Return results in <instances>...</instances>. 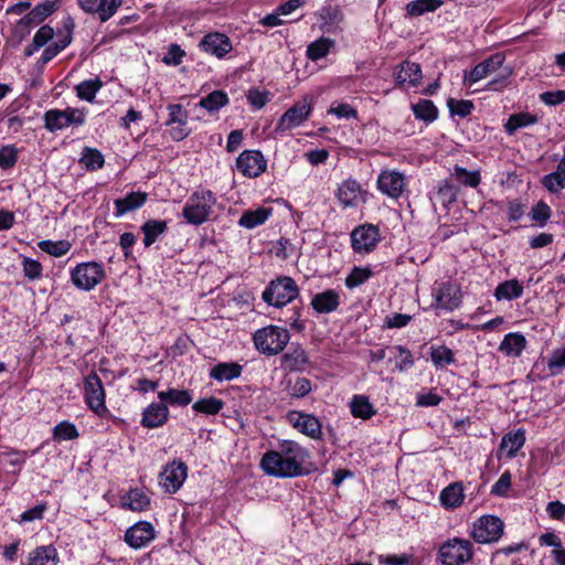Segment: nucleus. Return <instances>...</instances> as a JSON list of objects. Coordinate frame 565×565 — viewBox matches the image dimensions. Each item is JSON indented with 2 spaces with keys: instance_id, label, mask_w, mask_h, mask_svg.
<instances>
[{
  "instance_id": "nucleus-1",
  "label": "nucleus",
  "mask_w": 565,
  "mask_h": 565,
  "mask_svg": "<svg viewBox=\"0 0 565 565\" xmlns=\"http://www.w3.org/2000/svg\"><path fill=\"white\" fill-rule=\"evenodd\" d=\"M308 451L298 443L284 440L278 450H269L262 458L260 467L269 476L291 478L302 475Z\"/></svg>"
},
{
  "instance_id": "nucleus-2",
  "label": "nucleus",
  "mask_w": 565,
  "mask_h": 565,
  "mask_svg": "<svg viewBox=\"0 0 565 565\" xmlns=\"http://www.w3.org/2000/svg\"><path fill=\"white\" fill-rule=\"evenodd\" d=\"M505 61V56L502 53H495L486 58L484 61L477 64L470 72H465L463 74V83L468 85H472L497 71L502 70V72L490 81L487 84L488 90H500L504 88L509 83V77L512 74V70L509 67H503Z\"/></svg>"
},
{
  "instance_id": "nucleus-3",
  "label": "nucleus",
  "mask_w": 565,
  "mask_h": 565,
  "mask_svg": "<svg viewBox=\"0 0 565 565\" xmlns=\"http://www.w3.org/2000/svg\"><path fill=\"white\" fill-rule=\"evenodd\" d=\"M216 199L212 191L202 190L194 192L182 210V215L188 223L200 225L207 221L215 205Z\"/></svg>"
},
{
  "instance_id": "nucleus-4",
  "label": "nucleus",
  "mask_w": 565,
  "mask_h": 565,
  "mask_svg": "<svg viewBox=\"0 0 565 565\" xmlns=\"http://www.w3.org/2000/svg\"><path fill=\"white\" fill-rule=\"evenodd\" d=\"M289 339L288 330L277 326L262 328L253 337L256 349L269 356L280 353L286 348Z\"/></svg>"
},
{
  "instance_id": "nucleus-5",
  "label": "nucleus",
  "mask_w": 565,
  "mask_h": 565,
  "mask_svg": "<svg viewBox=\"0 0 565 565\" xmlns=\"http://www.w3.org/2000/svg\"><path fill=\"white\" fill-rule=\"evenodd\" d=\"M299 295L296 281L288 276H280L270 281L263 292V300L270 306L281 308Z\"/></svg>"
},
{
  "instance_id": "nucleus-6",
  "label": "nucleus",
  "mask_w": 565,
  "mask_h": 565,
  "mask_svg": "<svg viewBox=\"0 0 565 565\" xmlns=\"http://www.w3.org/2000/svg\"><path fill=\"white\" fill-rule=\"evenodd\" d=\"M473 547L470 541L454 537L439 547L438 558L444 565H463L471 561Z\"/></svg>"
},
{
  "instance_id": "nucleus-7",
  "label": "nucleus",
  "mask_w": 565,
  "mask_h": 565,
  "mask_svg": "<svg viewBox=\"0 0 565 565\" xmlns=\"http://www.w3.org/2000/svg\"><path fill=\"white\" fill-rule=\"evenodd\" d=\"M45 128L54 132L70 126H82L85 122V114L77 108L67 107L64 110L50 109L44 116Z\"/></svg>"
},
{
  "instance_id": "nucleus-8",
  "label": "nucleus",
  "mask_w": 565,
  "mask_h": 565,
  "mask_svg": "<svg viewBox=\"0 0 565 565\" xmlns=\"http://www.w3.org/2000/svg\"><path fill=\"white\" fill-rule=\"evenodd\" d=\"M102 265L95 262L77 265L71 273L72 282L82 290H92L105 278Z\"/></svg>"
},
{
  "instance_id": "nucleus-9",
  "label": "nucleus",
  "mask_w": 565,
  "mask_h": 565,
  "mask_svg": "<svg viewBox=\"0 0 565 565\" xmlns=\"http://www.w3.org/2000/svg\"><path fill=\"white\" fill-rule=\"evenodd\" d=\"M503 522L494 515L478 519L471 530V537L480 544L497 542L503 534Z\"/></svg>"
},
{
  "instance_id": "nucleus-10",
  "label": "nucleus",
  "mask_w": 565,
  "mask_h": 565,
  "mask_svg": "<svg viewBox=\"0 0 565 565\" xmlns=\"http://www.w3.org/2000/svg\"><path fill=\"white\" fill-rule=\"evenodd\" d=\"M105 390L99 376L92 372L84 379V398L88 408L102 416L107 412Z\"/></svg>"
},
{
  "instance_id": "nucleus-11",
  "label": "nucleus",
  "mask_w": 565,
  "mask_h": 565,
  "mask_svg": "<svg viewBox=\"0 0 565 565\" xmlns=\"http://www.w3.org/2000/svg\"><path fill=\"white\" fill-rule=\"evenodd\" d=\"M188 476V467L182 461L168 463L159 475L160 486L168 493H175L183 484Z\"/></svg>"
},
{
  "instance_id": "nucleus-12",
  "label": "nucleus",
  "mask_w": 565,
  "mask_h": 565,
  "mask_svg": "<svg viewBox=\"0 0 565 565\" xmlns=\"http://www.w3.org/2000/svg\"><path fill=\"white\" fill-rule=\"evenodd\" d=\"M434 306L439 309L452 311L461 302V292L457 285L445 281L433 290Z\"/></svg>"
},
{
  "instance_id": "nucleus-13",
  "label": "nucleus",
  "mask_w": 565,
  "mask_h": 565,
  "mask_svg": "<svg viewBox=\"0 0 565 565\" xmlns=\"http://www.w3.org/2000/svg\"><path fill=\"white\" fill-rule=\"evenodd\" d=\"M311 109V105L306 100L296 103L280 117L276 126V132L284 134L300 126L308 119Z\"/></svg>"
},
{
  "instance_id": "nucleus-14",
  "label": "nucleus",
  "mask_w": 565,
  "mask_h": 565,
  "mask_svg": "<svg viewBox=\"0 0 565 565\" xmlns=\"http://www.w3.org/2000/svg\"><path fill=\"white\" fill-rule=\"evenodd\" d=\"M236 167L245 177L256 178L266 170L267 162L260 151L245 150L236 159Z\"/></svg>"
},
{
  "instance_id": "nucleus-15",
  "label": "nucleus",
  "mask_w": 565,
  "mask_h": 565,
  "mask_svg": "<svg viewBox=\"0 0 565 565\" xmlns=\"http://www.w3.org/2000/svg\"><path fill=\"white\" fill-rule=\"evenodd\" d=\"M380 241L379 228L374 225L360 226L351 233L352 248L358 253L372 252Z\"/></svg>"
},
{
  "instance_id": "nucleus-16",
  "label": "nucleus",
  "mask_w": 565,
  "mask_h": 565,
  "mask_svg": "<svg viewBox=\"0 0 565 565\" xmlns=\"http://www.w3.org/2000/svg\"><path fill=\"white\" fill-rule=\"evenodd\" d=\"M379 190L390 198L397 199L404 191V175L396 171H383L377 178Z\"/></svg>"
},
{
  "instance_id": "nucleus-17",
  "label": "nucleus",
  "mask_w": 565,
  "mask_h": 565,
  "mask_svg": "<svg viewBox=\"0 0 565 565\" xmlns=\"http://www.w3.org/2000/svg\"><path fill=\"white\" fill-rule=\"evenodd\" d=\"M154 539V529L149 522H138L125 534L126 542L134 548H140Z\"/></svg>"
},
{
  "instance_id": "nucleus-18",
  "label": "nucleus",
  "mask_w": 565,
  "mask_h": 565,
  "mask_svg": "<svg viewBox=\"0 0 565 565\" xmlns=\"http://www.w3.org/2000/svg\"><path fill=\"white\" fill-rule=\"evenodd\" d=\"M200 47L212 55L221 58L232 50V43L228 36L222 33H209L203 36Z\"/></svg>"
},
{
  "instance_id": "nucleus-19",
  "label": "nucleus",
  "mask_w": 565,
  "mask_h": 565,
  "mask_svg": "<svg viewBox=\"0 0 565 565\" xmlns=\"http://www.w3.org/2000/svg\"><path fill=\"white\" fill-rule=\"evenodd\" d=\"M169 409L166 404L152 403L142 413L141 425L147 428H157L166 424Z\"/></svg>"
},
{
  "instance_id": "nucleus-20",
  "label": "nucleus",
  "mask_w": 565,
  "mask_h": 565,
  "mask_svg": "<svg viewBox=\"0 0 565 565\" xmlns=\"http://www.w3.org/2000/svg\"><path fill=\"white\" fill-rule=\"evenodd\" d=\"M290 420L299 431L302 434L317 439L321 436V424L317 417L309 414L292 413Z\"/></svg>"
},
{
  "instance_id": "nucleus-21",
  "label": "nucleus",
  "mask_w": 565,
  "mask_h": 565,
  "mask_svg": "<svg viewBox=\"0 0 565 565\" xmlns=\"http://www.w3.org/2000/svg\"><path fill=\"white\" fill-rule=\"evenodd\" d=\"M148 194L146 192L136 191L130 192L126 196L116 199L115 204V216L121 217L122 215L136 211L141 207L147 201Z\"/></svg>"
},
{
  "instance_id": "nucleus-22",
  "label": "nucleus",
  "mask_w": 565,
  "mask_h": 565,
  "mask_svg": "<svg viewBox=\"0 0 565 565\" xmlns=\"http://www.w3.org/2000/svg\"><path fill=\"white\" fill-rule=\"evenodd\" d=\"M340 295L333 290H324L316 294L311 299V306L318 313H330L338 309Z\"/></svg>"
},
{
  "instance_id": "nucleus-23",
  "label": "nucleus",
  "mask_w": 565,
  "mask_h": 565,
  "mask_svg": "<svg viewBox=\"0 0 565 565\" xmlns=\"http://www.w3.org/2000/svg\"><path fill=\"white\" fill-rule=\"evenodd\" d=\"M58 0H45L36 4L23 19L22 23L30 25H38L43 22L49 15H51L57 8Z\"/></svg>"
},
{
  "instance_id": "nucleus-24",
  "label": "nucleus",
  "mask_w": 565,
  "mask_h": 565,
  "mask_svg": "<svg viewBox=\"0 0 565 565\" xmlns=\"http://www.w3.org/2000/svg\"><path fill=\"white\" fill-rule=\"evenodd\" d=\"M422 79V70L419 64L411 61H404L395 74V81L398 85L408 84L416 86Z\"/></svg>"
},
{
  "instance_id": "nucleus-25",
  "label": "nucleus",
  "mask_w": 565,
  "mask_h": 565,
  "mask_svg": "<svg viewBox=\"0 0 565 565\" xmlns=\"http://www.w3.org/2000/svg\"><path fill=\"white\" fill-rule=\"evenodd\" d=\"M338 199L344 207L358 205L361 196V186L355 180H345L338 189Z\"/></svg>"
},
{
  "instance_id": "nucleus-26",
  "label": "nucleus",
  "mask_w": 565,
  "mask_h": 565,
  "mask_svg": "<svg viewBox=\"0 0 565 565\" xmlns=\"http://www.w3.org/2000/svg\"><path fill=\"white\" fill-rule=\"evenodd\" d=\"M242 370V365L236 362H222L212 367L210 377L218 382L232 381L241 376Z\"/></svg>"
},
{
  "instance_id": "nucleus-27",
  "label": "nucleus",
  "mask_w": 565,
  "mask_h": 565,
  "mask_svg": "<svg viewBox=\"0 0 565 565\" xmlns=\"http://www.w3.org/2000/svg\"><path fill=\"white\" fill-rule=\"evenodd\" d=\"M271 213L273 209L263 206L256 210H247L242 214L238 224L245 228H254L264 224Z\"/></svg>"
},
{
  "instance_id": "nucleus-28",
  "label": "nucleus",
  "mask_w": 565,
  "mask_h": 565,
  "mask_svg": "<svg viewBox=\"0 0 565 565\" xmlns=\"http://www.w3.org/2000/svg\"><path fill=\"white\" fill-rule=\"evenodd\" d=\"M525 443V431L518 429L515 431L508 433L504 435L500 443V449L507 451L508 458L516 456L518 451L523 447Z\"/></svg>"
},
{
  "instance_id": "nucleus-29",
  "label": "nucleus",
  "mask_w": 565,
  "mask_h": 565,
  "mask_svg": "<svg viewBox=\"0 0 565 565\" xmlns=\"http://www.w3.org/2000/svg\"><path fill=\"white\" fill-rule=\"evenodd\" d=\"M542 184L552 193L565 189V157L558 162L555 171L543 177Z\"/></svg>"
},
{
  "instance_id": "nucleus-30",
  "label": "nucleus",
  "mask_w": 565,
  "mask_h": 565,
  "mask_svg": "<svg viewBox=\"0 0 565 565\" xmlns=\"http://www.w3.org/2000/svg\"><path fill=\"white\" fill-rule=\"evenodd\" d=\"M523 295V286L518 279H509L500 282L494 289L497 300H513Z\"/></svg>"
},
{
  "instance_id": "nucleus-31",
  "label": "nucleus",
  "mask_w": 565,
  "mask_h": 565,
  "mask_svg": "<svg viewBox=\"0 0 565 565\" xmlns=\"http://www.w3.org/2000/svg\"><path fill=\"white\" fill-rule=\"evenodd\" d=\"M168 228V224L163 220H149L141 226L143 233V245L150 247L157 238Z\"/></svg>"
},
{
  "instance_id": "nucleus-32",
  "label": "nucleus",
  "mask_w": 565,
  "mask_h": 565,
  "mask_svg": "<svg viewBox=\"0 0 565 565\" xmlns=\"http://www.w3.org/2000/svg\"><path fill=\"white\" fill-rule=\"evenodd\" d=\"M308 362L305 350L300 347L292 348L281 359V366L288 371L301 370Z\"/></svg>"
},
{
  "instance_id": "nucleus-33",
  "label": "nucleus",
  "mask_w": 565,
  "mask_h": 565,
  "mask_svg": "<svg viewBox=\"0 0 565 565\" xmlns=\"http://www.w3.org/2000/svg\"><path fill=\"white\" fill-rule=\"evenodd\" d=\"M57 552L52 545L36 547L30 553L29 565H56Z\"/></svg>"
},
{
  "instance_id": "nucleus-34",
  "label": "nucleus",
  "mask_w": 565,
  "mask_h": 565,
  "mask_svg": "<svg viewBox=\"0 0 565 565\" xmlns=\"http://www.w3.org/2000/svg\"><path fill=\"white\" fill-rule=\"evenodd\" d=\"M463 489L460 483L455 482L446 487L440 493V502L446 508H457L463 501Z\"/></svg>"
},
{
  "instance_id": "nucleus-35",
  "label": "nucleus",
  "mask_w": 565,
  "mask_h": 565,
  "mask_svg": "<svg viewBox=\"0 0 565 565\" xmlns=\"http://www.w3.org/2000/svg\"><path fill=\"white\" fill-rule=\"evenodd\" d=\"M526 340L520 333H509L500 344V351L511 356H519L524 350Z\"/></svg>"
},
{
  "instance_id": "nucleus-36",
  "label": "nucleus",
  "mask_w": 565,
  "mask_h": 565,
  "mask_svg": "<svg viewBox=\"0 0 565 565\" xmlns=\"http://www.w3.org/2000/svg\"><path fill=\"white\" fill-rule=\"evenodd\" d=\"M159 399L166 404L186 406L192 402V395L186 390L170 388L158 393Z\"/></svg>"
},
{
  "instance_id": "nucleus-37",
  "label": "nucleus",
  "mask_w": 565,
  "mask_h": 565,
  "mask_svg": "<svg viewBox=\"0 0 565 565\" xmlns=\"http://www.w3.org/2000/svg\"><path fill=\"white\" fill-rule=\"evenodd\" d=\"M537 122V117L530 113L513 114L504 125L508 135L513 136L518 129L524 128Z\"/></svg>"
},
{
  "instance_id": "nucleus-38",
  "label": "nucleus",
  "mask_w": 565,
  "mask_h": 565,
  "mask_svg": "<svg viewBox=\"0 0 565 565\" xmlns=\"http://www.w3.org/2000/svg\"><path fill=\"white\" fill-rule=\"evenodd\" d=\"M333 45V40L321 36L307 46L306 55L311 61H318L327 56Z\"/></svg>"
},
{
  "instance_id": "nucleus-39",
  "label": "nucleus",
  "mask_w": 565,
  "mask_h": 565,
  "mask_svg": "<svg viewBox=\"0 0 565 565\" xmlns=\"http://www.w3.org/2000/svg\"><path fill=\"white\" fill-rule=\"evenodd\" d=\"M350 407L352 415L356 418L369 419L375 414V409L370 403L369 397L364 395H354Z\"/></svg>"
},
{
  "instance_id": "nucleus-40",
  "label": "nucleus",
  "mask_w": 565,
  "mask_h": 565,
  "mask_svg": "<svg viewBox=\"0 0 565 565\" xmlns=\"http://www.w3.org/2000/svg\"><path fill=\"white\" fill-rule=\"evenodd\" d=\"M441 6V0H414L406 4V12L409 17H419L427 12H434Z\"/></svg>"
},
{
  "instance_id": "nucleus-41",
  "label": "nucleus",
  "mask_w": 565,
  "mask_h": 565,
  "mask_svg": "<svg viewBox=\"0 0 565 565\" xmlns=\"http://www.w3.org/2000/svg\"><path fill=\"white\" fill-rule=\"evenodd\" d=\"M413 113L417 119L426 122L434 121L438 116V109L429 99H420L417 104L412 105Z\"/></svg>"
},
{
  "instance_id": "nucleus-42",
  "label": "nucleus",
  "mask_w": 565,
  "mask_h": 565,
  "mask_svg": "<svg viewBox=\"0 0 565 565\" xmlns=\"http://www.w3.org/2000/svg\"><path fill=\"white\" fill-rule=\"evenodd\" d=\"M224 407V402L217 397L210 396L198 399L192 408L198 413H203L205 415H216Z\"/></svg>"
},
{
  "instance_id": "nucleus-43",
  "label": "nucleus",
  "mask_w": 565,
  "mask_h": 565,
  "mask_svg": "<svg viewBox=\"0 0 565 565\" xmlns=\"http://www.w3.org/2000/svg\"><path fill=\"white\" fill-rule=\"evenodd\" d=\"M79 162L90 171H96L104 166V156L102 152L95 148L86 147L82 152V158Z\"/></svg>"
},
{
  "instance_id": "nucleus-44",
  "label": "nucleus",
  "mask_w": 565,
  "mask_h": 565,
  "mask_svg": "<svg viewBox=\"0 0 565 565\" xmlns=\"http://www.w3.org/2000/svg\"><path fill=\"white\" fill-rule=\"evenodd\" d=\"M122 504L132 511H143L149 507L150 499L142 491L134 489L128 492Z\"/></svg>"
},
{
  "instance_id": "nucleus-45",
  "label": "nucleus",
  "mask_w": 565,
  "mask_h": 565,
  "mask_svg": "<svg viewBox=\"0 0 565 565\" xmlns=\"http://www.w3.org/2000/svg\"><path fill=\"white\" fill-rule=\"evenodd\" d=\"M228 103L226 93L223 90H214L200 100V106L207 111H217Z\"/></svg>"
},
{
  "instance_id": "nucleus-46",
  "label": "nucleus",
  "mask_w": 565,
  "mask_h": 565,
  "mask_svg": "<svg viewBox=\"0 0 565 565\" xmlns=\"http://www.w3.org/2000/svg\"><path fill=\"white\" fill-rule=\"evenodd\" d=\"M430 356L437 367H444L455 362L454 352L446 345L431 347Z\"/></svg>"
},
{
  "instance_id": "nucleus-47",
  "label": "nucleus",
  "mask_w": 565,
  "mask_h": 565,
  "mask_svg": "<svg viewBox=\"0 0 565 565\" xmlns=\"http://www.w3.org/2000/svg\"><path fill=\"white\" fill-rule=\"evenodd\" d=\"M102 85L103 83L98 78L84 81L76 86L77 96L81 99L92 102Z\"/></svg>"
},
{
  "instance_id": "nucleus-48",
  "label": "nucleus",
  "mask_w": 565,
  "mask_h": 565,
  "mask_svg": "<svg viewBox=\"0 0 565 565\" xmlns=\"http://www.w3.org/2000/svg\"><path fill=\"white\" fill-rule=\"evenodd\" d=\"M373 273L366 267H354L345 278V286L349 289L356 288L363 285L372 277Z\"/></svg>"
},
{
  "instance_id": "nucleus-49",
  "label": "nucleus",
  "mask_w": 565,
  "mask_h": 565,
  "mask_svg": "<svg viewBox=\"0 0 565 565\" xmlns=\"http://www.w3.org/2000/svg\"><path fill=\"white\" fill-rule=\"evenodd\" d=\"M39 247L41 250L54 256L61 257L65 255L71 249V243L67 241H41L39 242Z\"/></svg>"
},
{
  "instance_id": "nucleus-50",
  "label": "nucleus",
  "mask_w": 565,
  "mask_h": 565,
  "mask_svg": "<svg viewBox=\"0 0 565 565\" xmlns=\"http://www.w3.org/2000/svg\"><path fill=\"white\" fill-rule=\"evenodd\" d=\"M457 195H458L457 186H455L450 181L446 180L438 188V191L436 193V201L446 207L456 201Z\"/></svg>"
},
{
  "instance_id": "nucleus-51",
  "label": "nucleus",
  "mask_w": 565,
  "mask_h": 565,
  "mask_svg": "<svg viewBox=\"0 0 565 565\" xmlns=\"http://www.w3.org/2000/svg\"><path fill=\"white\" fill-rule=\"evenodd\" d=\"M78 437L77 428L74 424L64 420L57 424L53 429L54 440H73Z\"/></svg>"
},
{
  "instance_id": "nucleus-52",
  "label": "nucleus",
  "mask_w": 565,
  "mask_h": 565,
  "mask_svg": "<svg viewBox=\"0 0 565 565\" xmlns=\"http://www.w3.org/2000/svg\"><path fill=\"white\" fill-rule=\"evenodd\" d=\"M454 175L458 182L466 186L476 188L480 183L479 171H468L462 167L455 166Z\"/></svg>"
},
{
  "instance_id": "nucleus-53",
  "label": "nucleus",
  "mask_w": 565,
  "mask_h": 565,
  "mask_svg": "<svg viewBox=\"0 0 565 565\" xmlns=\"http://www.w3.org/2000/svg\"><path fill=\"white\" fill-rule=\"evenodd\" d=\"M547 369L552 376L559 375L565 370V347L552 352Z\"/></svg>"
},
{
  "instance_id": "nucleus-54",
  "label": "nucleus",
  "mask_w": 565,
  "mask_h": 565,
  "mask_svg": "<svg viewBox=\"0 0 565 565\" xmlns=\"http://www.w3.org/2000/svg\"><path fill=\"white\" fill-rule=\"evenodd\" d=\"M122 0H98V10L95 11L102 22L108 21L121 6Z\"/></svg>"
},
{
  "instance_id": "nucleus-55",
  "label": "nucleus",
  "mask_w": 565,
  "mask_h": 565,
  "mask_svg": "<svg viewBox=\"0 0 565 565\" xmlns=\"http://www.w3.org/2000/svg\"><path fill=\"white\" fill-rule=\"evenodd\" d=\"M392 353L395 354V358H399V361L396 362L395 367L403 372L408 370L414 364L413 355L411 351L402 345H396L390 349Z\"/></svg>"
},
{
  "instance_id": "nucleus-56",
  "label": "nucleus",
  "mask_w": 565,
  "mask_h": 565,
  "mask_svg": "<svg viewBox=\"0 0 565 565\" xmlns=\"http://www.w3.org/2000/svg\"><path fill=\"white\" fill-rule=\"evenodd\" d=\"M18 160V149L14 146L0 148V168L3 170L12 168Z\"/></svg>"
},
{
  "instance_id": "nucleus-57",
  "label": "nucleus",
  "mask_w": 565,
  "mask_h": 565,
  "mask_svg": "<svg viewBox=\"0 0 565 565\" xmlns=\"http://www.w3.org/2000/svg\"><path fill=\"white\" fill-rule=\"evenodd\" d=\"M447 105L452 115H458L460 117H467L473 109V104L470 100H456L454 98H449Z\"/></svg>"
},
{
  "instance_id": "nucleus-58",
  "label": "nucleus",
  "mask_w": 565,
  "mask_h": 565,
  "mask_svg": "<svg viewBox=\"0 0 565 565\" xmlns=\"http://www.w3.org/2000/svg\"><path fill=\"white\" fill-rule=\"evenodd\" d=\"M530 214L533 221L537 222L541 226H544L550 220L552 212L545 202L540 201L532 207Z\"/></svg>"
},
{
  "instance_id": "nucleus-59",
  "label": "nucleus",
  "mask_w": 565,
  "mask_h": 565,
  "mask_svg": "<svg viewBox=\"0 0 565 565\" xmlns=\"http://www.w3.org/2000/svg\"><path fill=\"white\" fill-rule=\"evenodd\" d=\"M269 97V93L267 90H259L257 88H252L247 92L246 98L248 103L256 109L263 108Z\"/></svg>"
},
{
  "instance_id": "nucleus-60",
  "label": "nucleus",
  "mask_w": 565,
  "mask_h": 565,
  "mask_svg": "<svg viewBox=\"0 0 565 565\" xmlns=\"http://www.w3.org/2000/svg\"><path fill=\"white\" fill-rule=\"evenodd\" d=\"M54 35V30L50 25L41 26L33 36L32 46L39 50L44 46Z\"/></svg>"
},
{
  "instance_id": "nucleus-61",
  "label": "nucleus",
  "mask_w": 565,
  "mask_h": 565,
  "mask_svg": "<svg viewBox=\"0 0 565 565\" xmlns=\"http://www.w3.org/2000/svg\"><path fill=\"white\" fill-rule=\"evenodd\" d=\"M540 100L547 106H557L565 102V90L557 89L540 94Z\"/></svg>"
},
{
  "instance_id": "nucleus-62",
  "label": "nucleus",
  "mask_w": 565,
  "mask_h": 565,
  "mask_svg": "<svg viewBox=\"0 0 565 565\" xmlns=\"http://www.w3.org/2000/svg\"><path fill=\"white\" fill-rule=\"evenodd\" d=\"M22 265H23L24 275L29 279L34 280V279H38L41 277L42 265L38 260L26 257L23 259Z\"/></svg>"
},
{
  "instance_id": "nucleus-63",
  "label": "nucleus",
  "mask_w": 565,
  "mask_h": 565,
  "mask_svg": "<svg viewBox=\"0 0 565 565\" xmlns=\"http://www.w3.org/2000/svg\"><path fill=\"white\" fill-rule=\"evenodd\" d=\"M185 55L184 51L178 44H171L169 46L168 53L162 58L163 63L167 65H179L182 62L183 56Z\"/></svg>"
},
{
  "instance_id": "nucleus-64",
  "label": "nucleus",
  "mask_w": 565,
  "mask_h": 565,
  "mask_svg": "<svg viewBox=\"0 0 565 565\" xmlns=\"http://www.w3.org/2000/svg\"><path fill=\"white\" fill-rule=\"evenodd\" d=\"M511 487V473L509 471L503 472L498 481L492 486L491 493L503 497Z\"/></svg>"
}]
</instances>
